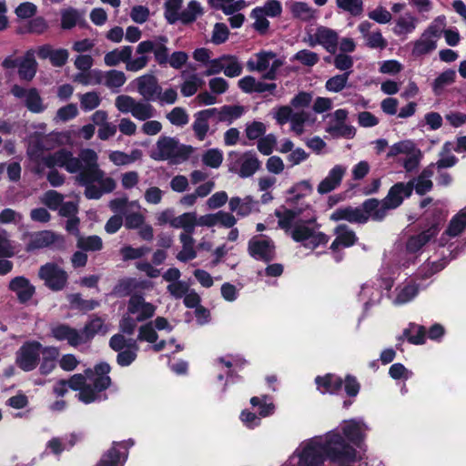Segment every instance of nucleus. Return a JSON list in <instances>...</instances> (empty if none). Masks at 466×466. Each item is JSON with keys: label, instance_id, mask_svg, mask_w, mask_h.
<instances>
[{"label": "nucleus", "instance_id": "f257e3e1", "mask_svg": "<svg viewBox=\"0 0 466 466\" xmlns=\"http://www.w3.org/2000/svg\"><path fill=\"white\" fill-rule=\"evenodd\" d=\"M356 450L339 433H330L325 443L307 445L299 456L302 466H321L326 457L332 461L352 462L356 460Z\"/></svg>", "mask_w": 466, "mask_h": 466}, {"label": "nucleus", "instance_id": "f03ea898", "mask_svg": "<svg viewBox=\"0 0 466 466\" xmlns=\"http://www.w3.org/2000/svg\"><path fill=\"white\" fill-rule=\"evenodd\" d=\"M302 213V210L285 208L284 211L275 210V216L279 218V227L288 233L291 238L298 243H301L305 248L314 250L321 245H326L329 237L321 231H316L315 228L309 227V224L315 223L316 218L307 221L299 220L293 225L294 220Z\"/></svg>", "mask_w": 466, "mask_h": 466}, {"label": "nucleus", "instance_id": "7ed1b4c3", "mask_svg": "<svg viewBox=\"0 0 466 466\" xmlns=\"http://www.w3.org/2000/svg\"><path fill=\"white\" fill-rule=\"evenodd\" d=\"M414 190V180L407 183L397 182L391 186L387 196L380 201L377 198H368L362 203L367 213H372V220L382 221L390 209L399 208L405 198H409Z\"/></svg>", "mask_w": 466, "mask_h": 466}, {"label": "nucleus", "instance_id": "20e7f679", "mask_svg": "<svg viewBox=\"0 0 466 466\" xmlns=\"http://www.w3.org/2000/svg\"><path fill=\"white\" fill-rule=\"evenodd\" d=\"M447 215V210L438 205H434L431 209L427 210L419 224L421 232L410 236L407 240V251L409 253H416L435 238L445 222Z\"/></svg>", "mask_w": 466, "mask_h": 466}, {"label": "nucleus", "instance_id": "39448f33", "mask_svg": "<svg viewBox=\"0 0 466 466\" xmlns=\"http://www.w3.org/2000/svg\"><path fill=\"white\" fill-rule=\"evenodd\" d=\"M157 148L150 152V157L156 161L167 160L171 165L181 164L190 157L194 151L192 146L180 144L178 139L162 136L158 138Z\"/></svg>", "mask_w": 466, "mask_h": 466}, {"label": "nucleus", "instance_id": "423d86ee", "mask_svg": "<svg viewBox=\"0 0 466 466\" xmlns=\"http://www.w3.org/2000/svg\"><path fill=\"white\" fill-rule=\"evenodd\" d=\"M446 26V17L441 15L437 16L424 30L420 39L413 44L412 55L420 56L427 55L437 47V40L441 36Z\"/></svg>", "mask_w": 466, "mask_h": 466}, {"label": "nucleus", "instance_id": "0eeeda50", "mask_svg": "<svg viewBox=\"0 0 466 466\" xmlns=\"http://www.w3.org/2000/svg\"><path fill=\"white\" fill-rule=\"evenodd\" d=\"M42 344L37 340H28L22 344L15 353V364L25 372L36 369L40 362Z\"/></svg>", "mask_w": 466, "mask_h": 466}, {"label": "nucleus", "instance_id": "6e6552de", "mask_svg": "<svg viewBox=\"0 0 466 466\" xmlns=\"http://www.w3.org/2000/svg\"><path fill=\"white\" fill-rule=\"evenodd\" d=\"M38 277L52 291L64 289L68 279L66 271L54 262L42 265L38 270Z\"/></svg>", "mask_w": 466, "mask_h": 466}, {"label": "nucleus", "instance_id": "1a4fd4ad", "mask_svg": "<svg viewBox=\"0 0 466 466\" xmlns=\"http://www.w3.org/2000/svg\"><path fill=\"white\" fill-rule=\"evenodd\" d=\"M43 163L48 168L55 167H64L68 173L78 172L81 167V161L73 156V153L66 148H60L54 153L43 157Z\"/></svg>", "mask_w": 466, "mask_h": 466}, {"label": "nucleus", "instance_id": "9d476101", "mask_svg": "<svg viewBox=\"0 0 466 466\" xmlns=\"http://www.w3.org/2000/svg\"><path fill=\"white\" fill-rule=\"evenodd\" d=\"M134 444L132 440L113 441L96 466H123L127 458V450Z\"/></svg>", "mask_w": 466, "mask_h": 466}, {"label": "nucleus", "instance_id": "9b49d317", "mask_svg": "<svg viewBox=\"0 0 466 466\" xmlns=\"http://www.w3.org/2000/svg\"><path fill=\"white\" fill-rule=\"evenodd\" d=\"M11 93L16 98H25V106L31 113L40 114L46 108L38 89L35 87L25 89L19 85H14Z\"/></svg>", "mask_w": 466, "mask_h": 466}, {"label": "nucleus", "instance_id": "f8f14e48", "mask_svg": "<svg viewBox=\"0 0 466 466\" xmlns=\"http://www.w3.org/2000/svg\"><path fill=\"white\" fill-rule=\"evenodd\" d=\"M248 251L251 258L265 263L275 259V245L270 239L251 238L248 244Z\"/></svg>", "mask_w": 466, "mask_h": 466}, {"label": "nucleus", "instance_id": "ddd939ff", "mask_svg": "<svg viewBox=\"0 0 466 466\" xmlns=\"http://www.w3.org/2000/svg\"><path fill=\"white\" fill-rule=\"evenodd\" d=\"M370 218H372V213H367L362 206L361 208L347 206L337 208L331 213L329 219L332 221L346 220L350 223L365 224Z\"/></svg>", "mask_w": 466, "mask_h": 466}, {"label": "nucleus", "instance_id": "4468645a", "mask_svg": "<svg viewBox=\"0 0 466 466\" xmlns=\"http://www.w3.org/2000/svg\"><path fill=\"white\" fill-rule=\"evenodd\" d=\"M8 289L15 293L17 300L21 304H26L35 294V287L25 276H17L12 279Z\"/></svg>", "mask_w": 466, "mask_h": 466}, {"label": "nucleus", "instance_id": "2eb2a0df", "mask_svg": "<svg viewBox=\"0 0 466 466\" xmlns=\"http://www.w3.org/2000/svg\"><path fill=\"white\" fill-rule=\"evenodd\" d=\"M25 237H29V241L25 245L26 252H33L36 249L44 248L54 244L58 236L51 230H41L37 232H27Z\"/></svg>", "mask_w": 466, "mask_h": 466}, {"label": "nucleus", "instance_id": "dca6fc26", "mask_svg": "<svg viewBox=\"0 0 466 466\" xmlns=\"http://www.w3.org/2000/svg\"><path fill=\"white\" fill-rule=\"evenodd\" d=\"M137 91L147 101H155L161 95L162 87L157 79L151 74H147L137 78Z\"/></svg>", "mask_w": 466, "mask_h": 466}, {"label": "nucleus", "instance_id": "f3484780", "mask_svg": "<svg viewBox=\"0 0 466 466\" xmlns=\"http://www.w3.org/2000/svg\"><path fill=\"white\" fill-rule=\"evenodd\" d=\"M321 45L329 53L334 55L338 49L339 35L329 27L319 26L315 33V41H310L309 46Z\"/></svg>", "mask_w": 466, "mask_h": 466}, {"label": "nucleus", "instance_id": "a211bd4d", "mask_svg": "<svg viewBox=\"0 0 466 466\" xmlns=\"http://www.w3.org/2000/svg\"><path fill=\"white\" fill-rule=\"evenodd\" d=\"M336 238L332 241L329 249L332 252L339 250V247L350 248L354 246L358 241L356 233L346 224H339L333 230Z\"/></svg>", "mask_w": 466, "mask_h": 466}, {"label": "nucleus", "instance_id": "6ab92c4d", "mask_svg": "<svg viewBox=\"0 0 466 466\" xmlns=\"http://www.w3.org/2000/svg\"><path fill=\"white\" fill-rule=\"evenodd\" d=\"M52 336L58 341L66 340L72 347L84 343L83 336L67 324H57L51 329Z\"/></svg>", "mask_w": 466, "mask_h": 466}, {"label": "nucleus", "instance_id": "aec40b11", "mask_svg": "<svg viewBox=\"0 0 466 466\" xmlns=\"http://www.w3.org/2000/svg\"><path fill=\"white\" fill-rule=\"evenodd\" d=\"M148 287L149 282L147 280H137L135 278H123L114 286L113 293L119 298H124L131 296L133 291L143 290L148 289Z\"/></svg>", "mask_w": 466, "mask_h": 466}, {"label": "nucleus", "instance_id": "412c9836", "mask_svg": "<svg viewBox=\"0 0 466 466\" xmlns=\"http://www.w3.org/2000/svg\"><path fill=\"white\" fill-rule=\"evenodd\" d=\"M216 107L200 110L195 114V121L192 129L196 137L199 141H203L209 130L208 121L216 116Z\"/></svg>", "mask_w": 466, "mask_h": 466}, {"label": "nucleus", "instance_id": "4be33fe9", "mask_svg": "<svg viewBox=\"0 0 466 466\" xmlns=\"http://www.w3.org/2000/svg\"><path fill=\"white\" fill-rule=\"evenodd\" d=\"M346 172V167L341 165L334 166L329 172L328 176L319 184L318 192L321 195L328 194L338 187L343 176Z\"/></svg>", "mask_w": 466, "mask_h": 466}, {"label": "nucleus", "instance_id": "5701e85b", "mask_svg": "<svg viewBox=\"0 0 466 466\" xmlns=\"http://www.w3.org/2000/svg\"><path fill=\"white\" fill-rule=\"evenodd\" d=\"M364 424L358 422L354 420H349L346 425L342 428V436L350 441L356 447L361 449L365 434L363 433L362 426Z\"/></svg>", "mask_w": 466, "mask_h": 466}, {"label": "nucleus", "instance_id": "b1692460", "mask_svg": "<svg viewBox=\"0 0 466 466\" xmlns=\"http://www.w3.org/2000/svg\"><path fill=\"white\" fill-rule=\"evenodd\" d=\"M37 63L34 51L28 50L18 65V76L21 80L31 81L36 73Z\"/></svg>", "mask_w": 466, "mask_h": 466}, {"label": "nucleus", "instance_id": "393cba45", "mask_svg": "<svg viewBox=\"0 0 466 466\" xmlns=\"http://www.w3.org/2000/svg\"><path fill=\"white\" fill-rule=\"evenodd\" d=\"M216 111L215 116H217L218 122H225L230 125L244 114L245 108L240 105H225L220 108L216 107Z\"/></svg>", "mask_w": 466, "mask_h": 466}, {"label": "nucleus", "instance_id": "a878e982", "mask_svg": "<svg viewBox=\"0 0 466 466\" xmlns=\"http://www.w3.org/2000/svg\"><path fill=\"white\" fill-rule=\"evenodd\" d=\"M315 383L319 389L323 388L325 391L335 394L341 390L343 380L339 376L328 373L324 376H317Z\"/></svg>", "mask_w": 466, "mask_h": 466}, {"label": "nucleus", "instance_id": "bb28decb", "mask_svg": "<svg viewBox=\"0 0 466 466\" xmlns=\"http://www.w3.org/2000/svg\"><path fill=\"white\" fill-rule=\"evenodd\" d=\"M133 48L130 46H125L121 49L116 48L107 52L104 56V62L107 66H116L120 62L126 63L132 56Z\"/></svg>", "mask_w": 466, "mask_h": 466}, {"label": "nucleus", "instance_id": "cd10ccee", "mask_svg": "<svg viewBox=\"0 0 466 466\" xmlns=\"http://www.w3.org/2000/svg\"><path fill=\"white\" fill-rule=\"evenodd\" d=\"M456 80V72L447 69L441 72L432 82L431 88L435 96H441L446 86L452 85Z\"/></svg>", "mask_w": 466, "mask_h": 466}, {"label": "nucleus", "instance_id": "c85d7f7f", "mask_svg": "<svg viewBox=\"0 0 466 466\" xmlns=\"http://www.w3.org/2000/svg\"><path fill=\"white\" fill-rule=\"evenodd\" d=\"M179 239L183 248L177 255V258L181 262H187L197 258V252L194 248L195 239L192 235L181 233Z\"/></svg>", "mask_w": 466, "mask_h": 466}, {"label": "nucleus", "instance_id": "c756f323", "mask_svg": "<svg viewBox=\"0 0 466 466\" xmlns=\"http://www.w3.org/2000/svg\"><path fill=\"white\" fill-rule=\"evenodd\" d=\"M260 167V161L252 152H246L244 159L238 170V176L242 178L253 176L256 171Z\"/></svg>", "mask_w": 466, "mask_h": 466}, {"label": "nucleus", "instance_id": "7c9ffc66", "mask_svg": "<svg viewBox=\"0 0 466 466\" xmlns=\"http://www.w3.org/2000/svg\"><path fill=\"white\" fill-rule=\"evenodd\" d=\"M48 28V24L43 16H34L31 18L26 25L17 28L16 33L20 35L24 34H35L42 35Z\"/></svg>", "mask_w": 466, "mask_h": 466}, {"label": "nucleus", "instance_id": "2f4dec72", "mask_svg": "<svg viewBox=\"0 0 466 466\" xmlns=\"http://www.w3.org/2000/svg\"><path fill=\"white\" fill-rule=\"evenodd\" d=\"M466 229V207L461 209L451 219L446 234L449 237L454 238L461 235Z\"/></svg>", "mask_w": 466, "mask_h": 466}, {"label": "nucleus", "instance_id": "473e14b6", "mask_svg": "<svg viewBox=\"0 0 466 466\" xmlns=\"http://www.w3.org/2000/svg\"><path fill=\"white\" fill-rule=\"evenodd\" d=\"M204 14V10L196 0H192L187 4V7L179 14V21L183 25H190L194 23L197 18Z\"/></svg>", "mask_w": 466, "mask_h": 466}, {"label": "nucleus", "instance_id": "72a5a7b5", "mask_svg": "<svg viewBox=\"0 0 466 466\" xmlns=\"http://www.w3.org/2000/svg\"><path fill=\"white\" fill-rule=\"evenodd\" d=\"M427 330L422 325L410 324L403 331V336L413 345H422L426 340Z\"/></svg>", "mask_w": 466, "mask_h": 466}, {"label": "nucleus", "instance_id": "f704fd0d", "mask_svg": "<svg viewBox=\"0 0 466 466\" xmlns=\"http://www.w3.org/2000/svg\"><path fill=\"white\" fill-rule=\"evenodd\" d=\"M104 177V172L99 167H83L79 170L78 180L81 185L92 184L96 181L101 180Z\"/></svg>", "mask_w": 466, "mask_h": 466}, {"label": "nucleus", "instance_id": "c9c22d12", "mask_svg": "<svg viewBox=\"0 0 466 466\" xmlns=\"http://www.w3.org/2000/svg\"><path fill=\"white\" fill-rule=\"evenodd\" d=\"M258 61L255 64L249 60L248 62V68L250 71L264 72L269 67L270 60L276 57V53L273 51H260L257 55Z\"/></svg>", "mask_w": 466, "mask_h": 466}, {"label": "nucleus", "instance_id": "e433bc0d", "mask_svg": "<svg viewBox=\"0 0 466 466\" xmlns=\"http://www.w3.org/2000/svg\"><path fill=\"white\" fill-rule=\"evenodd\" d=\"M103 329H104V320L100 317H97V316H95L94 318H92L90 319V321L86 323V325L84 326V328L81 331V333H82L81 335L83 336V339H84V343L92 339L96 336V333H98L100 331H103V332L106 331V329L104 330Z\"/></svg>", "mask_w": 466, "mask_h": 466}, {"label": "nucleus", "instance_id": "4c0bfd02", "mask_svg": "<svg viewBox=\"0 0 466 466\" xmlns=\"http://www.w3.org/2000/svg\"><path fill=\"white\" fill-rule=\"evenodd\" d=\"M289 9L293 18L309 21L314 17V10L306 2H293Z\"/></svg>", "mask_w": 466, "mask_h": 466}, {"label": "nucleus", "instance_id": "58836bf2", "mask_svg": "<svg viewBox=\"0 0 466 466\" xmlns=\"http://www.w3.org/2000/svg\"><path fill=\"white\" fill-rule=\"evenodd\" d=\"M351 73L352 71H348L329 78L325 84L326 89L334 93L342 91L347 86V83Z\"/></svg>", "mask_w": 466, "mask_h": 466}, {"label": "nucleus", "instance_id": "ea45409f", "mask_svg": "<svg viewBox=\"0 0 466 466\" xmlns=\"http://www.w3.org/2000/svg\"><path fill=\"white\" fill-rule=\"evenodd\" d=\"M269 399L268 395H262L261 398L255 396L250 399V404L253 407H258L259 416L268 417L274 413L275 405L272 402H267Z\"/></svg>", "mask_w": 466, "mask_h": 466}, {"label": "nucleus", "instance_id": "a19ab883", "mask_svg": "<svg viewBox=\"0 0 466 466\" xmlns=\"http://www.w3.org/2000/svg\"><path fill=\"white\" fill-rule=\"evenodd\" d=\"M76 246L84 251H99L103 248V242L99 236L93 235L86 238L80 237Z\"/></svg>", "mask_w": 466, "mask_h": 466}, {"label": "nucleus", "instance_id": "79ce46f5", "mask_svg": "<svg viewBox=\"0 0 466 466\" xmlns=\"http://www.w3.org/2000/svg\"><path fill=\"white\" fill-rule=\"evenodd\" d=\"M182 0H167L165 3L164 16L169 25H174L179 20L178 10L181 7Z\"/></svg>", "mask_w": 466, "mask_h": 466}, {"label": "nucleus", "instance_id": "37998d69", "mask_svg": "<svg viewBox=\"0 0 466 466\" xmlns=\"http://www.w3.org/2000/svg\"><path fill=\"white\" fill-rule=\"evenodd\" d=\"M326 132L333 137L352 138L356 134V129L350 125H331L326 127Z\"/></svg>", "mask_w": 466, "mask_h": 466}, {"label": "nucleus", "instance_id": "c03bdc74", "mask_svg": "<svg viewBox=\"0 0 466 466\" xmlns=\"http://www.w3.org/2000/svg\"><path fill=\"white\" fill-rule=\"evenodd\" d=\"M338 8L350 13L353 16H360L363 13L362 0H336Z\"/></svg>", "mask_w": 466, "mask_h": 466}, {"label": "nucleus", "instance_id": "a18cd8bd", "mask_svg": "<svg viewBox=\"0 0 466 466\" xmlns=\"http://www.w3.org/2000/svg\"><path fill=\"white\" fill-rule=\"evenodd\" d=\"M252 13H261L269 17H278L282 13V5L279 0H267L263 7H256Z\"/></svg>", "mask_w": 466, "mask_h": 466}, {"label": "nucleus", "instance_id": "49530a36", "mask_svg": "<svg viewBox=\"0 0 466 466\" xmlns=\"http://www.w3.org/2000/svg\"><path fill=\"white\" fill-rule=\"evenodd\" d=\"M105 78V85L109 88H119L127 81L125 73L116 69L106 71Z\"/></svg>", "mask_w": 466, "mask_h": 466}, {"label": "nucleus", "instance_id": "de8ad7c7", "mask_svg": "<svg viewBox=\"0 0 466 466\" xmlns=\"http://www.w3.org/2000/svg\"><path fill=\"white\" fill-rule=\"evenodd\" d=\"M134 117L140 121H145L154 116V108L148 103L137 102L131 110Z\"/></svg>", "mask_w": 466, "mask_h": 466}, {"label": "nucleus", "instance_id": "09e8293b", "mask_svg": "<svg viewBox=\"0 0 466 466\" xmlns=\"http://www.w3.org/2000/svg\"><path fill=\"white\" fill-rule=\"evenodd\" d=\"M158 339V334L152 322L141 325L138 329L137 340L155 343Z\"/></svg>", "mask_w": 466, "mask_h": 466}, {"label": "nucleus", "instance_id": "8fccbe9b", "mask_svg": "<svg viewBox=\"0 0 466 466\" xmlns=\"http://www.w3.org/2000/svg\"><path fill=\"white\" fill-rule=\"evenodd\" d=\"M168 121L177 127H183L188 123L189 117L185 108L174 107L167 115Z\"/></svg>", "mask_w": 466, "mask_h": 466}, {"label": "nucleus", "instance_id": "3c124183", "mask_svg": "<svg viewBox=\"0 0 466 466\" xmlns=\"http://www.w3.org/2000/svg\"><path fill=\"white\" fill-rule=\"evenodd\" d=\"M412 151H414V143L411 140L400 141L390 147L387 158L394 157L400 154H410Z\"/></svg>", "mask_w": 466, "mask_h": 466}, {"label": "nucleus", "instance_id": "603ef678", "mask_svg": "<svg viewBox=\"0 0 466 466\" xmlns=\"http://www.w3.org/2000/svg\"><path fill=\"white\" fill-rule=\"evenodd\" d=\"M202 84L203 80L199 78L198 75L193 74L190 76L189 79L182 84L180 88L181 94L184 96L189 97L197 93L198 86Z\"/></svg>", "mask_w": 466, "mask_h": 466}, {"label": "nucleus", "instance_id": "864d4df0", "mask_svg": "<svg viewBox=\"0 0 466 466\" xmlns=\"http://www.w3.org/2000/svg\"><path fill=\"white\" fill-rule=\"evenodd\" d=\"M202 161L209 167L218 168L223 161V154L218 148L208 149L203 155Z\"/></svg>", "mask_w": 466, "mask_h": 466}, {"label": "nucleus", "instance_id": "5fc2aeb1", "mask_svg": "<svg viewBox=\"0 0 466 466\" xmlns=\"http://www.w3.org/2000/svg\"><path fill=\"white\" fill-rule=\"evenodd\" d=\"M79 19V15L76 9L68 8L62 12L61 15V27L64 30H69L76 26Z\"/></svg>", "mask_w": 466, "mask_h": 466}, {"label": "nucleus", "instance_id": "6e6d98bb", "mask_svg": "<svg viewBox=\"0 0 466 466\" xmlns=\"http://www.w3.org/2000/svg\"><path fill=\"white\" fill-rule=\"evenodd\" d=\"M101 100L96 92H87L81 96L80 97V106L81 108L85 111H90L96 108Z\"/></svg>", "mask_w": 466, "mask_h": 466}, {"label": "nucleus", "instance_id": "4d7b16f0", "mask_svg": "<svg viewBox=\"0 0 466 466\" xmlns=\"http://www.w3.org/2000/svg\"><path fill=\"white\" fill-rule=\"evenodd\" d=\"M277 144V138L273 134H268L258 141V149L264 156H269Z\"/></svg>", "mask_w": 466, "mask_h": 466}, {"label": "nucleus", "instance_id": "13d9d810", "mask_svg": "<svg viewBox=\"0 0 466 466\" xmlns=\"http://www.w3.org/2000/svg\"><path fill=\"white\" fill-rule=\"evenodd\" d=\"M245 132L249 140H255L264 137L266 133V126L260 121H253L247 125Z\"/></svg>", "mask_w": 466, "mask_h": 466}, {"label": "nucleus", "instance_id": "bf43d9fd", "mask_svg": "<svg viewBox=\"0 0 466 466\" xmlns=\"http://www.w3.org/2000/svg\"><path fill=\"white\" fill-rule=\"evenodd\" d=\"M229 30L224 23H216L211 41L215 45H221L228 39Z\"/></svg>", "mask_w": 466, "mask_h": 466}, {"label": "nucleus", "instance_id": "052dcab7", "mask_svg": "<svg viewBox=\"0 0 466 466\" xmlns=\"http://www.w3.org/2000/svg\"><path fill=\"white\" fill-rule=\"evenodd\" d=\"M294 59L304 66H313L319 62V58L317 53L308 49H302L295 54Z\"/></svg>", "mask_w": 466, "mask_h": 466}, {"label": "nucleus", "instance_id": "680f3d73", "mask_svg": "<svg viewBox=\"0 0 466 466\" xmlns=\"http://www.w3.org/2000/svg\"><path fill=\"white\" fill-rule=\"evenodd\" d=\"M36 12V5L31 2L21 3L15 10L16 16L20 19L33 18Z\"/></svg>", "mask_w": 466, "mask_h": 466}, {"label": "nucleus", "instance_id": "e2e57ef3", "mask_svg": "<svg viewBox=\"0 0 466 466\" xmlns=\"http://www.w3.org/2000/svg\"><path fill=\"white\" fill-rule=\"evenodd\" d=\"M344 390L350 398H355L360 390V383L357 378L351 374H347L343 380Z\"/></svg>", "mask_w": 466, "mask_h": 466}, {"label": "nucleus", "instance_id": "0e129e2a", "mask_svg": "<svg viewBox=\"0 0 466 466\" xmlns=\"http://www.w3.org/2000/svg\"><path fill=\"white\" fill-rule=\"evenodd\" d=\"M333 64L337 69L348 72L351 71L350 68L353 66L354 61L350 55L339 53L334 56Z\"/></svg>", "mask_w": 466, "mask_h": 466}, {"label": "nucleus", "instance_id": "69168bd1", "mask_svg": "<svg viewBox=\"0 0 466 466\" xmlns=\"http://www.w3.org/2000/svg\"><path fill=\"white\" fill-rule=\"evenodd\" d=\"M63 200V195L56 190H48L45 193L44 203L52 210H56Z\"/></svg>", "mask_w": 466, "mask_h": 466}, {"label": "nucleus", "instance_id": "338daca9", "mask_svg": "<svg viewBox=\"0 0 466 466\" xmlns=\"http://www.w3.org/2000/svg\"><path fill=\"white\" fill-rule=\"evenodd\" d=\"M167 289L175 299H181L189 291V285L185 281L179 280L168 284Z\"/></svg>", "mask_w": 466, "mask_h": 466}, {"label": "nucleus", "instance_id": "774afa93", "mask_svg": "<svg viewBox=\"0 0 466 466\" xmlns=\"http://www.w3.org/2000/svg\"><path fill=\"white\" fill-rule=\"evenodd\" d=\"M309 119V114L305 111L295 112L291 117V129L298 135L302 134L303 126Z\"/></svg>", "mask_w": 466, "mask_h": 466}]
</instances>
